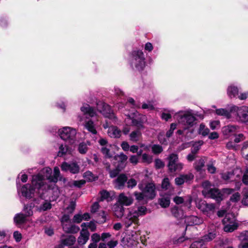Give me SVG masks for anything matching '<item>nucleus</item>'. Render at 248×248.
<instances>
[{
	"instance_id": "1",
	"label": "nucleus",
	"mask_w": 248,
	"mask_h": 248,
	"mask_svg": "<svg viewBox=\"0 0 248 248\" xmlns=\"http://www.w3.org/2000/svg\"><path fill=\"white\" fill-rule=\"evenodd\" d=\"M60 176V171L58 167H54L53 174L50 168L45 167L38 174L32 176L31 184L24 185L18 189V192L23 197L29 199L38 196L42 197L44 191L50 187V186L46 184V180L55 185Z\"/></svg>"
},
{
	"instance_id": "2",
	"label": "nucleus",
	"mask_w": 248,
	"mask_h": 248,
	"mask_svg": "<svg viewBox=\"0 0 248 248\" xmlns=\"http://www.w3.org/2000/svg\"><path fill=\"white\" fill-rule=\"evenodd\" d=\"M124 125L121 131L124 135H127L130 131V125L136 126L139 128H144V116L140 115L138 112L127 113L125 114Z\"/></svg>"
},
{
	"instance_id": "3",
	"label": "nucleus",
	"mask_w": 248,
	"mask_h": 248,
	"mask_svg": "<svg viewBox=\"0 0 248 248\" xmlns=\"http://www.w3.org/2000/svg\"><path fill=\"white\" fill-rule=\"evenodd\" d=\"M133 69L142 70L146 65L145 58L142 50H136L132 52L129 61Z\"/></svg>"
},
{
	"instance_id": "4",
	"label": "nucleus",
	"mask_w": 248,
	"mask_h": 248,
	"mask_svg": "<svg viewBox=\"0 0 248 248\" xmlns=\"http://www.w3.org/2000/svg\"><path fill=\"white\" fill-rule=\"evenodd\" d=\"M129 212L124 219V223L126 227H130L133 223L138 221L140 216L145 215L147 213V208L145 206H139L137 210L128 208Z\"/></svg>"
},
{
	"instance_id": "5",
	"label": "nucleus",
	"mask_w": 248,
	"mask_h": 248,
	"mask_svg": "<svg viewBox=\"0 0 248 248\" xmlns=\"http://www.w3.org/2000/svg\"><path fill=\"white\" fill-rule=\"evenodd\" d=\"M175 118L179 124L184 126V129L192 126L196 120L194 116L189 111H179L175 114Z\"/></svg>"
},
{
	"instance_id": "6",
	"label": "nucleus",
	"mask_w": 248,
	"mask_h": 248,
	"mask_svg": "<svg viewBox=\"0 0 248 248\" xmlns=\"http://www.w3.org/2000/svg\"><path fill=\"white\" fill-rule=\"evenodd\" d=\"M211 184L208 181H205L202 184V195L205 198H211L219 201L222 199L220 192L216 188H211Z\"/></svg>"
},
{
	"instance_id": "7",
	"label": "nucleus",
	"mask_w": 248,
	"mask_h": 248,
	"mask_svg": "<svg viewBox=\"0 0 248 248\" xmlns=\"http://www.w3.org/2000/svg\"><path fill=\"white\" fill-rule=\"evenodd\" d=\"M77 133V130L75 128L69 126L63 127L58 130L61 138L70 144L75 142Z\"/></svg>"
},
{
	"instance_id": "8",
	"label": "nucleus",
	"mask_w": 248,
	"mask_h": 248,
	"mask_svg": "<svg viewBox=\"0 0 248 248\" xmlns=\"http://www.w3.org/2000/svg\"><path fill=\"white\" fill-rule=\"evenodd\" d=\"M230 110L236 113V119L237 121L242 123H248V107H238L232 105L230 106Z\"/></svg>"
},
{
	"instance_id": "9",
	"label": "nucleus",
	"mask_w": 248,
	"mask_h": 248,
	"mask_svg": "<svg viewBox=\"0 0 248 248\" xmlns=\"http://www.w3.org/2000/svg\"><path fill=\"white\" fill-rule=\"evenodd\" d=\"M196 204V207L207 216L214 212L215 205L213 203H207L205 201L198 199Z\"/></svg>"
},
{
	"instance_id": "10",
	"label": "nucleus",
	"mask_w": 248,
	"mask_h": 248,
	"mask_svg": "<svg viewBox=\"0 0 248 248\" xmlns=\"http://www.w3.org/2000/svg\"><path fill=\"white\" fill-rule=\"evenodd\" d=\"M97 108L105 117L111 119L114 122L115 121L116 118L109 105L100 102L97 103Z\"/></svg>"
},
{
	"instance_id": "11",
	"label": "nucleus",
	"mask_w": 248,
	"mask_h": 248,
	"mask_svg": "<svg viewBox=\"0 0 248 248\" xmlns=\"http://www.w3.org/2000/svg\"><path fill=\"white\" fill-rule=\"evenodd\" d=\"M139 189L144 192L146 199H153L156 196L155 186L153 183H149L143 188L141 184L138 185Z\"/></svg>"
},
{
	"instance_id": "12",
	"label": "nucleus",
	"mask_w": 248,
	"mask_h": 248,
	"mask_svg": "<svg viewBox=\"0 0 248 248\" xmlns=\"http://www.w3.org/2000/svg\"><path fill=\"white\" fill-rule=\"evenodd\" d=\"M122 243L126 248H132L137 244V237L133 232L126 234L122 239Z\"/></svg>"
},
{
	"instance_id": "13",
	"label": "nucleus",
	"mask_w": 248,
	"mask_h": 248,
	"mask_svg": "<svg viewBox=\"0 0 248 248\" xmlns=\"http://www.w3.org/2000/svg\"><path fill=\"white\" fill-rule=\"evenodd\" d=\"M61 169L62 171H67L69 170L70 172L74 174L78 173L79 171V167L75 162L68 163L64 162L62 163Z\"/></svg>"
},
{
	"instance_id": "14",
	"label": "nucleus",
	"mask_w": 248,
	"mask_h": 248,
	"mask_svg": "<svg viewBox=\"0 0 248 248\" xmlns=\"http://www.w3.org/2000/svg\"><path fill=\"white\" fill-rule=\"evenodd\" d=\"M80 110L86 118H93L97 115L95 109L88 104L83 105L80 108Z\"/></svg>"
},
{
	"instance_id": "15",
	"label": "nucleus",
	"mask_w": 248,
	"mask_h": 248,
	"mask_svg": "<svg viewBox=\"0 0 248 248\" xmlns=\"http://www.w3.org/2000/svg\"><path fill=\"white\" fill-rule=\"evenodd\" d=\"M133 199L131 196H127L124 193L119 194L117 201L122 205L129 206L133 202Z\"/></svg>"
},
{
	"instance_id": "16",
	"label": "nucleus",
	"mask_w": 248,
	"mask_h": 248,
	"mask_svg": "<svg viewBox=\"0 0 248 248\" xmlns=\"http://www.w3.org/2000/svg\"><path fill=\"white\" fill-rule=\"evenodd\" d=\"M194 178V175L192 173L181 175L175 178V184L177 186L183 185L184 183H189Z\"/></svg>"
},
{
	"instance_id": "17",
	"label": "nucleus",
	"mask_w": 248,
	"mask_h": 248,
	"mask_svg": "<svg viewBox=\"0 0 248 248\" xmlns=\"http://www.w3.org/2000/svg\"><path fill=\"white\" fill-rule=\"evenodd\" d=\"M127 177L125 174H120L113 181L114 187L118 189H122L124 187L125 183L127 181Z\"/></svg>"
},
{
	"instance_id": "18",
	"label": "nucleus",
	"mask_w": 248,
	"mask_h": 248,
	"mask_svg": "<svg viewBox=\"0 0 248 248\" xmlns=\"http://www.w3.org/2000/svg\"><path fill=\"white\" fill-rule=\"evenodd\" d=\"M62 226L63 231L67 233H75L79 230V228L77 226L73 225L71 221L62 224Z\"/></svg>"
},
{
	"instance_id": "19",
	"label": "nucleus",
	"mask_w": 248,
	"mask_h": 248,
	"mask_svg": "<svg viewBox=\"0 0 248 248\" xmlns=\"http://www.w3.org/2000/svg\"><path fill=\"white\" fill-rule=\"evenodd\" d=\"M238 129V126L234 125H228L222 127V132L224 136L229 137L234 134Z\"/></svg>"
},
{
	"instance_id": "20",
	"label": "nucleus",
	"mask_w": 248,
	"mask_h": 248,
	"mask_svg": "<svg viewBox=\"0 0 248 248\" xmlns=\"http://www.w3.org/2000/svg\"><path fill=\"white\" fill-rule=\"evenodd\" d=\"M90 233L85 228H82L80 232V235L78 238V242L79 245H84L89 239Z\"/></svg>"
},
{
	"instance_id": "21",
	"label": "nucleus",
	"mask_w": 248,
	"mask_h": 248,
	"mask_svg": "<svg viewBox=\"0 0 248 248\" xmlns=\"http://www.w3.org/2000/svg\"><path fill=\"white\" fill-rule=\"evenodd\" d=\"M84 128L89 132L93 135L97 134V124L92 120H88L85 121L84 124Z\"/></svg>"
},
{
	"instance_id": "22",
	"label": "nucleus",
	"mask_w": 248,
	"mask_h": 248,
	"mask_svg": "<svg viewBox=\"0 0 248 248\" xmlns=\"http://www.w3.org/2000/svg\"><path fill=\"white\" fill-rule=\"evenodd\" d=\"M51 208L52 204L50 201L48 200H44L41 202L40 205L35 206L36 210L39 212L50 210Z\"/></svg>"
},
{
	"instance_id": "23",
	"label": "nucleus",
	"mask_w": 248,
	"mask_h": 248,
	"mask_svg": "<svg viewBox=\"0 0 248 248\" xmlns=\"http://www.w3.org/2000/svg\"><path fill=\"white\" fill-rule=\"evenodd\" d=\"M122 131L117 126H111L108 127V135L113 138H119L121 136Z\"/></svg>"
},
{
	"instance_id": "24",
	"label": "nucleus",
	"mask_w": 248,
	"mask_h": 248,
	"mask_svg": "<svg viewBox=\"0 0 248 248\" xmlns=\"http://www.w3.org/2000/svg\"><path fill=\"white\" fill-rule=\"evenodd\" d=\"M185 222L187 225L192 226L201 224L202 223L203 220L197 216H192L186 217Z\"/></svg>"
},
{
	"instance_id": "25",
	"label": "nucleus",
	"mask_w": 248,
	"mask_h": 248,
	"mask_svg": "<svg viewBox=\"0 0 248 248\" xmlns=\"http://www.w3.org/2000/svg\"><path fill=\"white\" fill-rule=\"evenodd\" d=\"M141 129L137 128V129L132 131L129 135L130 140L134 142L140 141L142 137V133L140 131Z\"/></svg>"
},
{
	"instance_id": "26",
	"label": "nucleus",
	"mask_w": 248,
	"mask_h": 248,
	"mask_svg": "<svg viewBox=\"0 0 248 248\" xmlns=\"http://www.w3.org/2000/svg\"><path fill=\"white\" fill-rule=\"evenodd\" d=\"M171 194L167 195H160V198L158 200V203L162 208H167L170 204Z\"/></svg>"
},
{
	"instance_id": "27",
	"label": "nucleus",
	"mask_w": 248,
	"mask_h": 248,
	"mask_svg": "<svg viewBox=\"0 0 248 248\" xmlns=\"http://www.w3.org/2000/svg\"><path fill=\"white\" fill-rule=\"evenodd\" d=\"M112 210L117 217L121 218L124 215V208L121 204L116 203L113 205Z\"/></svg>"
},
{
	"instance_id": "28",
	"label": "nucleus",
	"mask_w": 248,
	"mask_h": 248,
	"mask_svg": "<svg viewBox=\"0 0 248 248\" xmlns=\"http://www.w3.org/2000/svg\"><path fill=\"white\" fill-rule=\"evenodd\" d=\"M216 113L217 115L222 116L227 119L231 117V113H233L234 112H231L230 110V106L228 107V110L224 108L217 109L216 110Z\"/></svg>"
},
{
	"instance_id": "29",
	"label": "nucleus",
	"mask_w": 248,
	"mask_h": 248,
	"mask_svg": "<svg viewBox=\"0 0 248 248\" xmlns=\"http://www.w3.org/2000/svg\"><path fill=\"white\" fill-rule=\"evenodd\" d=\"M127 155L124 153H120L119 155H115L114 159L120 162L118 166L121 167V169H123L125 166L124 162L127 160Z\"/></svg>"
},
{
	"instance_id": "30",
	"label": "nucleus",
	"mask_w": 248,
	"mask_h": 248,
	"mask_svg": "<svg viewBox=\"0 0 248 248\" xmlns=\"http://www.w3.org/2000/svg\"><path fill=\"white\" fill-rule=\"evenodd\" d=\"M224 225V231L225 232H231L235 230L238 227V225L236 222H234L232 223H223Z\"/></svg>"
},
{
	"instance_id": "31",
	"label": "nucleus",
	"mask_w": 248,
	"mask_h": 248,
	"mask_svg": "<svg viewBox=\"0 0 248 248\" xmlns=\"http://www.w3.org/2000/svg\"><path fill=\"white\" fill-rule=\"evenodd\" d=\"M26 220V216L22 213L16 214L14 218V221L16 225L24 223Z\"/></svg>"
},
{
	"instance_id": "32",
	"label": "nucleus",
	"mask_w": 248,
	"mask_h": 248,
	"mask_svg": "<svg viewBox=\"0 0 248 248\" xmlns=\"http://www.w3.org/2000/svg\"><path fill=\"white\" fill-rule=\"evenodd\" d=\"M76 237L73 235H69L61 240V245L62 246H71L76 242Z\"/></svg>"
},
{
	"instance_id": "33",
	"label": "nucleus",
	"mask_w": 248,
	"mask_h": 248,
	"mask_svg": "<svg viewBox=\"0 0 248 248\" xmlns=\"http://www.w3.org/2000/svg\"><path fill=\"white\" fill-rule=\"evenodd\" d=\"M90 145L89 142L80 143L78 147V152L81 154H85L88 150V146Z\"/></svg>"
},
{
	"instance_id": "34",
	"label": "nucleus",
	"mask_w": 248,
	"mask_h": 248,
	"mask_svg": "<svg viewBox=\"0 0 248 248\" xmlns=\"http://www.w3.org/2000/svg\"><path fill=\"white\" fill-rule=\"evenodd\" d=\"M227 94L230 97H234L238 94V89L237 87L231 85L228 87Z\"/></svg>"
},
{
	"instance_id": "35",
	"label": "nucleus",
	"mask_w": 248,
	"mask_h": 248,
	"mask_svg": "<svg viewBox=\"0 0 248 248\" xmlns=\"http://www.w3.org/2000/svg\"><path fill=\"white\" fill-rule=\"evenodd\" d=\"M111 145H107L106 146L102 147L101 151L106 158H111L113 156V154L110 151Z\"/></svg>"
},
{
	"instance_id": "36",
	"label": "nucleus",
	"mask_w": 248,
	"mask_h": 248,
	"mask_svg": "<svg viewBox=\"0 0 248 248\" xmlns=\"http://www.w3.org/2000/svg\"><path fill=\"white\" fill-rule=\"evenodd\" d=\"M161 188L164 190H173V188L172 187L170 179L167 178H164L161 183Z\"/></svg>"
},
{
	"instance_id": "37",
	"label": "nucleus",
	"mask_w": 248,
	"mask_h": 248,
	"mask_svg": "<svg viewBox=\"0 0 248 248\" xmlns=\"http://www.w3.org/2000/svg\"><path fill=\"white\" fill-rule=\"evenodd\" d=\"M234 222H236L235 216L234 214L232 213H228L225 215V217L222 220L223 223H232Z\"/></svg>"
},
{
	"instance_id": "38",
	"label": "nucleus",
	"mask_w": 248,
	"mask_h": 248,
	"mask_svg": "<svg viewBox=\"0 0 248 248\" xmlns=\"http://www.w3.org/2000/svg\"><path fill=\"white\" fill-rule=\"evenodd\" d=\"M241 154L243 157L248 161V141H246L242 144Z\"/></svg>"
},
{
	"instance_id": "39",
	"label": "nucleus",
	"mask_w": 248,
	"mask_h": 248,
	"mask_svg": "<svg viewBox=\"0 0 248 248\" xmlns=\"http://www.w3.org/2000/svg\"><path fill=\"white\" fill-rule=\"evenodd\" d=\"M184 164L180 162L175 163L173 165H171L170 167H168L169 170L171 172L180 171L183 168Z\"/></svg>"
},
{
	"instance_id": "40",
	"label": "nucleus",
	"mask_w": 248,
	"mask_h": 248,
	"mask_svg": "<svg viewBox=\"0 0 248 248\" xmlns=\"http://www.w3.org/2000/svg\"><path fill=\"white\" fill-rule=\"evenodd\" d=\"M209 129L206 127L204 124H200L198 129V133L199 134L205 137L209 134Z\"/></svg>"
},
{
	"instance_id": "41",
	"label": "nucleus",
	"mask_w": 248,
	"mask_h": 248,
	"mask_svg": "<svg viewBox=\"0 0 248 248\" xmlns=\"http://www.w3.org/2000/svg\"><path fill=\"white\" fill-rule=\"evenodd\" d=\"M205 158H201L200 159L197 160L195 163V168L198 170L200 171L203 167L205 164Z\"/></svg>"
},
{
	"instance_id": "42",
	"label": "nucleus",
	"mask_w": 248,
	"mask_h": 248,
	"mask_svg": "<svg viewBox=\"0 0 248 248\" xmlns=\"http://www.w3.org/2000/svg\"><path fill=\"white\" fill-rule=\"evenodd\" d=\"M81 227L82 228L86 229L88 230V229H89L91 231L93 232L96 229V225L95 223L93 221H91L90 222L87 223H83Z\"/></svg>"
},
{
	"instance_id": "43",
	"label": "nucleus",
	"mask_w": 248,
	"mask_h": 248,
	"mask_svg": "<svg viewBox=\"0 0 248 248\" xmlns=\"http://www.w3.org/2000/svg\"><path fill=\"white\" fill-rule=\"evenodd\" d=\"M142 162L146 164H150L152 162L153 158L151 155L143 154L141 155Z\"/></svg>"
},
{
	"instance_id": "44",
	"label": "nucleus",
	"mask_w": 248,
	"mask_h": 248,
	"mask_svg": "<svg viewBox=\"0 0 248 248\" xmlns=\"http://www.w3.org/2000/svg\"><path fill=\"white\" fill-rule=\"evenodd\" d=\"M100 194L101 201L106 200L107 201H109L112 200V196H111L110 193L106 190H103L101 191Z\"/></svg>"
},
{
	"instance_id": "45",
	"label": "nucleus",
	"mask_w": 248,
	"mask_h": 248,
	"mask_svg": "<svg viewBox=\"0 0 248 248\" xmlns=\"http://www.w3.org/2000/svg\"><path fill=\"white\" fill-rule=\"evenodd\" d=\"M203 142L202 140H200L195 142L191 148V153L196 154L200 149L201 146L203 144Z\"/></svg>"
},
{
	"instance_id": "46",
	"label": "nucleus",
	"mask_w": 248,
	"mask_h": 248,
	"mask_svg": "<svg viewBox=\"0 0 248 248\" xmlns=\"http://www.w3.org/2000/svg\"><path fill=\"white\" fill-rule=\"evenodd\" d=\"M178 159V155L176 154H171L169 157V162L168 167H170L171 165H173L175 163H177Z\"/></svg>"
},
{
	"instance_id": "47",
	"label": "nucleus",
	"mask_w": 248,
	"mask_h": 248,
	"mask_svg": "<svg viewBox=\"0 0 248 248\" xmlns=\"http://www.w3.org/2000/svg\"><path fill=\"white\" fill-rule=\"evenodd\" d=\"M68 152V148L66 145L61 144L59 146L58 153V156H62Z\"/></svg>"
},
{
	"instance_id": "48",
	"label": "nucleus",
	"mask_w": 248,
	"mask_h": 248,
	"mask_svg": "<svg viewBox=\"0 0 248 248\" xmlns=\"http://www.w3.org/2000/svg\"><path fill=\"white\" fill-rule=\"evenodd\" d=\"M209 126L212 130H215L220 127V121L218 120L211 121L209 123Z\"/></svg>"
},
{
	"instance_id": "49",
	"label": "nucleus",
	"mask_w": 248,
	"mask_h": 248,
	"mask_svg": "<svg viewBox=\"0 0 248 248\" xmlns=\"http://www.w3.org/2000/svg\"><path fill=\"white\" fill-rule=\"evenodd\" d=\"M215 161L211 160L207 165V170L211 173H214L216 171V168L214 166Z\"/></svg>"
},
{
	"instance_id": "50",
	"label": "nucleus",
	"mask_w": 248,
	"mask_h": 248,
	"mask_svg": "<svg viewBox=\"0 0 248 248\" xmlns=\"http://www.w3.org/2000/svg\"><path fill=\"white\" fill-rule=\"evenodd\" d=\"M84 178L89 181H93L95 180V177L94 176L92 172L90 171L85 172L83 175Z\"/></svg>"
},
{
	"instance_id": "51",
	"label": "nucleus",
	"mask_w": 248,
	"mask_h": 248,
	"mask_svg": "<svg viewBox=\"0 0 248 248\" xmlns=\"http://www.w3.org/2000/svg\"><path fill=\"white\" fill-rule=\"evenodd\" d=\"M233 190V189L232 188H224L222 189V193L220 192V194H221L222 199L220 200L219 201L222 200L226 195H228L232 193Z\"/></svg>"
},
{
	"instance_id": "52",
	"label": "nucleus",
	"mask_w": 248,
	"mask_h": 248,
	"mask_svg": "<svg viewBox=\"0 0 248 248\" xmlns=\"http://www.w3.org/2000/svg\"><path fill=\"white\" fill-rule=\"evenodd\" d=\"M152 152L155 154H158L162 152L163 149L159 145L155 144L152 147Z\"/></svg>"
},
{
	"instance_id": "53",
	"label": "nucleus",
	"mask_w": 248,
	"mask_h": 248,
	"mask_svg": "<svg viewBox=\"0 0 248 248\" xmlns=\"http://www.w3.org/2000/svg\"><path fill=\"white\" fill-rule=\"evenodd\" d=\"M134 195L135 196L136 199L139 201H142L146 198L145 195L143 191H142V192L136 191L134 193Z\"/></svg>"
},
{
	"instance_id": "54",
	"label": "nucleus",
	"mask_w": 248,
	"mask_h": 248,
	"mask_svg": "<svg viewBox=\"0 0 248 248\" xmlns=\"http://www.w3.org/2000/svg\"><path fill=\"white\" fill-rule=\"evenodd\" d=\"M123 169L121 167L117 166L116 169L113 170H109V174L111 178L115 177Z\"/></svg>"
},
{
	"instance_id": "55",
	"label": "nucleus",
	"mask_w": 248,
	"mask_h": 248,
	"mask_svg": "<svg viewBox=\"0 0 248 248\" xmlns=\"http://www.w3.org/2000/svg\"><path fill=\"white\" fill-rule=\"evenodd\" d=\"M171 212L174 216L177 218H182L183 217V215L180 216V212H182V211L176 207H174L171 209Z\"/></svg>"
},
{
	"instance_id": "56",
	"label": "nucleus",
	"mask_w": 248,
	"mask_h": 248,
	"mask_svg": "<svg viewBox=\"0 0 248 248\" xmlns=\"http://www.w3.org/2000/svg\"><path fill=\"white\" fill-rule=\"evenodd\" d=\"M137 184V182L133 178L129 179L127 182V186L128 188H132L135 187Z\"/></svg>"
},
{
	"instance_id": "57",
	"label": "nucleus",
	"mask_w": 248,
	"mask_h": 248,
	"mask_svg": "<svg viewBox=\"0 0 248 248\" xmlns=\"http://www.w3.org/2000/svg\"><path fill=\"white\" fill-rule=\"evenodd\" d=\"M13 237L16 242H19L22 239V235L18 231H15L13 233Z\"/></svg>"
},
{
	"instance_id": "58",
	"label": "nucleus",
	"mask_w": 248,
	"mask_h": 248,
	"mask_svg": "<svg viewBox=\"0 0 248 248\" xmlns=\"http://www.w3.org/2000/svg\"><path fill=\"white\" fill-rule=\"evenodd\" d=\"M245 139H246V137L243 134H242V133L239 134L235 136V137L234 139V142L235 143H239V142L245 140Z\"/></svg>"
},
{
	"instance_id": "59",
	"label": "nucleus",
	"mask_w": 248,
	"mask_h": 248,
	"mask_svg": "<svg viewBox=\"0 0 248 248\" xmlns=\"http://www.w3.org/2000/svg\"><path fill=\"white\" fill-rule=\"evenodd\" d=\"M101 238V237L100 235L96 233L93 234L91 236V239L93 242V243H95L97 244V243L100 240Z\"/></svg>"
},
{
	"instance_id": "60",
	"label": "nucleus",
	"mask_w": 248,
	"mask_h": 248,
	"mask_svg": "<svg viewBox=\"0 0 248 248\" xmlns=\"http://www.w3.org/2000/svg\"><path fill=\"white\" fill-rule=\"evenodd\" d=\"M61 223H66L67 222H70L71 221L70 219V217L68 215L64 214L62 216L61 219Z\"/></svg>"
},
{
	"instance_id": "61",
	"label": "nucleus",
	"mask_w": 248,
	"mask_h": 248,
	"mask_svg": "<svg viewBox=\"0 0 248 248\" xmlns=\"http://www.w3.org/2000/svg\"><path fill=\"white\" fill-rule=\"evenodd\" d=\"M83 220L82 216L80 214L75 215L73 218V221L74 223H79Z\"/></svg>"
},
{
	"instance_id": "62",
	"label": "nucleus",
	"mask_w": 248,
	"mask_h": 248,
	"mask_svg": "<svg viewBox=\"0 0 248 248\" xmlns=\"http://www.w3.org/2000/svg\"><path fill=\"white\" fill-rule=\"evenodd\" d=\"M141 108L143 109H148L149 110H152L154 108L153 105L150 102L143 103L142 105Z\"/></svg>"
},
{
	"instance_id": "63",
	"label": "nucleus",
	"mask_w": 248,
	"mask_h": 248,
	"mask_svg": "<svg viewBox=\"0 0 248 248\" xmlns=\"http://www.w3.org/2000/svg\"><path fill=\"white\" fill-rule=\"evenodd\" d=\"M155 167L157 169L162 168L164 166V163L161 160L159 159H155Z\"/></svg>"
},
{
	"instance_id": "64",
	"label": "nucleus",
	"mask_w": 248,
	"mask_h": 248,
	"mask_svg": "<svg viewBox=\"0 0 248 248\" xmlns=\"http://www.w3.org/2000/svg\"><path fill=\"white\" fill-rule=\"evenodd\" d=\"M118 244V241L114 239H112L108 241L107 244L108 248H114Z\"/></svg>"
}]
</instances>
